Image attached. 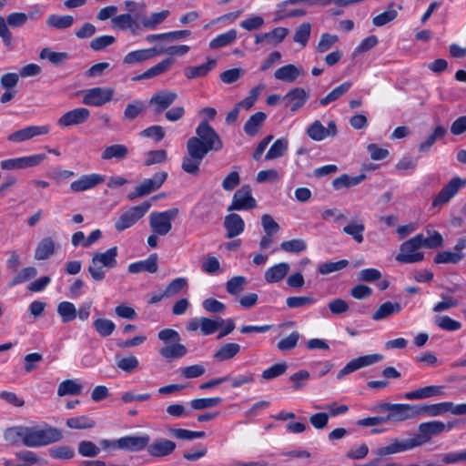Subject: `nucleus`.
Returning <instances> with one entry per match:
<instances>
[{
	"instance_id": "obj_5",
	"label": "nucleus",
	"mask_w": 466,
	"mask_h": 466,
	"mask_svg": "<svg viewBox=\"0 0 466 466\" xmlns=\"http://www.w3.org/2000/svg\"><path fill=\"white\" fill-rule=\"evenodd\" d=\"M420 248H422L421 234H417L400 245V253L396 256V260L407 264L423 260L424 255L419 251Z\"/></svg>"
},
{
	"instance_id": "obj_40",
	"label": "nucleus",
	"mask_w": 466,
	"mask_h": 466,
	"mask_svg": "<svg viewBox=\"0 0 466 466\" xmlns=\"http://www.w3.org/2000/svg\"><path fill=\"white\" fill-rule=\"evenodd\" d=\"M267 116L263 112H257L252 115L244 125V131L249 137H254L258 133L259 128L264 124Z\"/></svg>"
},
{
	"instance_id": "obj_27",
	"label": "nucleus",
	"mask_w": 466,
	"mask_h": 466,
	"mask_svg": "<svg viewBox=\"0 0 466 466\" xmlns=\"http://www.w3.org/2000/svg\"><path fill=\"white\" fill-rule=\"evenodd\" d=\"M174 63H175V60L172 57H167L166 59H163L157 65H155L152 67L146 70L143 74L134 76L132 78V80L133 81H140V80L149 79V78L163 75L170 69V67L172 66V65Z\"/></svg>"
},
{
	"instance_id": "obj_54",
	"label": "nucleus",
	"mask_w": 466,
	"mask_h": 466,
	"mask_svg": "<svg viewBox=\"0 0 466 466\" xmlns=\"http://www.w3.org/2000/svg\"><path fill=\"white\" fill-rule=\"evenodd\" d=\"M447 133V130L445 127L441 126H438L435 127L433 132L428 137V138L420 144L419 146V151L420 152H427L429 151L431 147L434 145L437 139L442 138Z\"/></svg>"
},
{
	"instance_id": "obj_57",
	"label": "nucleus",
	"mask_w": 466,
	"mask_h": 466,
	"mask_svg": "<svg viewBox=\"0 0 466 466\" xmlns=\"http://www.w3.org/2000/svg\"><path fill=\"white\" fill-rule=\"evenodd\" d=\"M311 33V25L308 22L302 23L295 30L293 41L305 47L309 42Z\"/></svg>"
},
{
	"instance_id": "obj_11",
	"label": "nucleus",
	"mask_w": 466,
	"mask_h": 466,
	"mask_svg": "<svg viewBox=\"0 0 466 466\" xmlns=\"http://www.w3.org/2000/svg\"><path fill=\"white\" fill-rule=\"evenodd\" d=\"M256 207L257 201L252 196L250 186L244 185L234 193L231 204L228 208V211L249 210Z\"/></svg>"
},
{
	"instance_id": "obj_59",
	"label": "nucleus",
	"mask_w": 466,
	"mask_h": 466,
	"mask_svg": "<svg viewBox=\"0 0 466 466\" xmlns=\"http://www.w3.org/2000/svg\"><path fill=\"white\" fill-rule=\"evenodd\" d=\"M66 426L70 429L84 430L95 427L96 422L86 415L70 418L66 420Z\"/></svg>"
},
{
	"instance_id": "obj_15",
	"label": "nucleus",
	"mask_w": 466,
	"mask_h": 466,
	"mask_svg": "<svg viewBox=\"0 0 466 466\" xmlns=\"http://www.w3.org/2000/svg\"><path fill=\"white\" fill-rule=\"evenodd\" d=\"M418 430L420 433L415 435L414 438L418 442V445L421 446L428 442L432 436L439 435L443 431H446V425L442 421L432 420L420 423Z\"/></svg>"
},
{
	"instance_id": "obj_16",
	"label": "nucleus",
	"mask_w": 466,
	"mask_h": 466,
	"mask_svg": "<svg viewBox=\"0 0 466 466\" xmlns=\"http://www.w3.org/2000/svg\"><path fill=\"white\" fill-rule=\"evenodd\" d=\"M90 117V111L86 107H77L66 112L58 120L57 125L60 127H69L72 126L82 125Z\"/></svg>"
},
{
	"instance_id": "obj_1",
	"label": "nucleus",
	"mask_w": 466,
	"mask_h": 466,
	"mask_svg": "<svg viewBox=\"0 0 466 466\" xmlns=\"http://www.w3.org/2000/svg\"><path fill=\"white\" fill-rule=\"evenodd\" d=\"M196 137L188 138L187 142V154L182 158L181 168L186 173L198 176L199 167L210 151L222 149L223 143L215 129L203 120L196 128Z\"/></svg>"
},
{
	"instance_id": "obj_14",
	"label": "nucleus",
	"mask_w": 466,
	"mask_h": 466,
	"mask_svg": "<svg viewBox=\"0 0 466 466\" xmlns=\"http://www.w3.org/2000/svg\"><path fill=\"white\" fill-rule=\"evenodd\" d=\"M150 442V436L144 435H132L125 436L116 440L115 445L118 450L127 451L129 452H138L147 449V444Z\"/></svg>"
},
{
	"instance_id": "obj_18",
	"label": "nucleus",
	"mask_w": 466,
	"mask_h": 466,
	"mask_svg": "<svg viewBox=\"0 0 466 466\" xmlns=\"http://www.w3.org/2000/svg\"><path fill=\"white\" fill-rule=\"evenodd\" d=\"M177 98L176 92L162 89L156 92L149 100V105L153 107L156 115L161 114Z\"/></svg>"
},
{
	"instance_id": "obj_39",
	"label": "nucleus",
	"mask_w": 466,
	"mask_h": 466,
	"mask_svg": "<svg viewBox=\"0 0 466 466\" xmlns=\"http://www.w3.org/2000/svg\"><path fill=\"white\" fill-rule=\"evenodd\" d=\"M441 386H426L415 390L407 392L404 396L406 400H423L441 393Z\"/></svg>"
},
{
	"instance_id": "obj_23",
	"label": "nucleus",
	"mask_w": 466,
	"mask_h": 466,
	"mask_svg": "<svg viewBox=\"0 0 466 466\" xmlns=\"http://www.w3.org/2000/svg\"><path fill=\"white\" fill-rule=\"evenodd\" d=\"M163 53V48L151 47L127 53L123 58L124 65H134L151 59Z\"/></svg>"
},
{
	"instance_id": "obj_47",
	"label": "nucleus",
	"mask_w": 466,
	"mask_h": 466,
	"mask_svg": "<svg viewBox=\"0 0 466 466\" xmlns=\"http://www.w3.org/2000/svg\"><path fill=\"white\" fill-rule=\"evenodd\" d=\"M26 427L15 426L5 430L4 437L6 441L12 444L22 442L25 445Z\"/></svg>"
},
{
	"instance_id": "obj_26",
	"label": "nucleus",
	"mask_w": 466,
	"mask_h": 466,
	"mask_svg": "<svg viewBox=\"0 0 466 466\" xmlns=\"http://www.w3.org/2000/svg\"><path fill=\"white\" fill-rule=\"evenodd\" d=\"M103 182L104 177L99 174L84 175L70 184V189L74 192L85 191Z\"/></svg>"
},
{
	"instance_id": "obj_62",
	"label": "nucleus",
	"mask_w": 466,
	"mask_h": 466,
	"mask_svg": "<svg viewBox=\"0 0 466 466\" xmlns=\"http://www.w3.org/2000/svg\"><path fill=\"white\" fill-rule=\"evenodd\" d=\"M167 153L165 149L150 150L146 153L144 165L147 167L166 162Z\"/></svg>"
},
{
	"instance_id": "obj_49",
	"label": "nucleus",
	"mask_w": 466,
	"mask_h": 466,
	"mask_svg": "<svg viewBox=\"0 0 466 466\" xmlns=\"http://www.w3.org/2000/svg\"><path fill=\"white\" fill-rule=\"evenodd\" d=\"M39 57L47 59L55 66H59L69 59V55L66 52H55L46 47L40 51Z\"/></svg>"
},
{
	"instance_id": "obj_52",
	"label": "nucleus",
	"mask_w": 466,
	"mask_h": 466,
	"mask_svg": "<svg viewBox=\"0 0 466 466\" xmlns=\"http://www.w3.org/2000/svg\"><path fill=\"white\" fill-rule=\"evenodd\" d=\"M168 10H163L161 12L153 13L149 16L142 19V25L147 29H156L158 25L163 23L169 15Z\"/></svg>"
},
{
	"instance_id": "obj_20",
	"label": "nucleus",
	"mask_w": 466,
	"mask_h": 466,
	"mask_svg": "<svg viewBox=\"0 0 466 466\" xmlns=\"http://www.w3.org/2000/svg\"><path fill=\"white\" fill-rule=\"evenodd\" d=\"M382 358L383 357L380 354H371L353 359L342 370L339 371L337 378L340 380L344 376L358 370L360 368L370 366L380 361Z\"/></svg>"
},
{
	"instance_id": "obj_28",
	"label": "nucleus",
	"mask_w": 466,
	"mask_h": 466,
	"mask_svg": "<svg viewBox=\"0 0 466 466\" xmlns=\"http://www.w3.org/2000/svg\"><path fill=\"white\" fill-rule=\"evenodd\" d=\"M224 228L227 230V238H233L244 231L245 222L238 214L231 213L225 217Z\"/></svg>"
},
{
	"instance_id": "obj_17",
	"label": "nucleus",
	"mask_w": 466,
	"mask_h": 466,
	"mask_svg": "<svg viewBox=\"0 0 466 466\" xmlns=\"http://www.w3.org/2000/svg\"><path fill=\"white\" fill-rule=\"evenodd\" d=\"M176 443L168 439L157 438L147 446V452L153 458L167 457L176 450Z\"/></svg>"
},
{
	"instance_id": "obj_44",
	"label": "nucleus",
	"mask_w": 466,
	"mask_h": 466,
	"mask_svg": "<svg viewBox=\"0 0 466 466\" xmlns=\"http://www.w3.org/2000/svg\"><path fill=\"white\" fill-rule=\"evenodd\" d=\"M238 37V32L236 29H230L226 33L217 35L209 43V48L218 49L230 45L235 42Z\"/></svg>"
},
{
	"instance_id": "obj_4",
	"label": "nucleus",
	"mask_w": 466,
	"mask_h": 466,
	"mask_svg": "<svg viewBox=\"0 0 466 466\" xmlns=\"http://www.w3.org/2000/svg\"><path fill=\"white\" fill-rule=\"evenodd\" d=\"M372 410L375 412L388 411L386 415L387 422L404 421L416 418L415 404H391L383 402L377 404Z\"/></svg>"
},
{
	"instance_id": "obj_22",
	"label": "nucleus",
	"mask_w": 466,
	"mask_h": 466,
	"mask_svg": "<svg viewBox=\"0 0 466 466\" xmlns=\"http://www.w3.org/2000/svg\"><path fill=\"white\" fill-rule=\"evenodd\" d=\"M307 134L311 139L321 141L328 137H335L337 127L334 121H329L328 127H325L320 121L316 120L308 127Z\"/></svg>"
},
{
	"instance_id": "obj_51",
	"label": "nucleus",
	"mask_w": 466,
	"mask_h": 466,
	"mask_svg": "<svg viewBox=\"0 0 466 466\" xmlns=\"http://www.w3.org/2000/svg\"><path fill=\"white\" fill-rule=\"evenodd\" d=\"M93 328L101 337H108L114 332L116 324L108 319L98 318L94 320Z\"/></svg>"
},
{
	"instance_id": "obj_46",
	"label": "nucleus",
	"mask_w": 466,
	"mask_h": 466,
	"mask_svg": "<svg viewBox=\"0 0 466 466\" xmlns=\"http://www.w3.org/2000/svg\"><path fill=\"white\" fill-rule=\"evenodd\" d=\"M352 86L351 82L346 81L339 85V86L335 87L331 92H329L326 96L322 97L319 100V105L325 106L329 105V103L336 101L339 97H341L343 95H345Z\"/></svg>"
},
{
	"instance_id": "obj_35",
	"label": "nucleus",
	"mask_w": 466,
	"mask_h": 466,
	"mask_svg": "<svg viewBox=\"0 0 466 466\" xmlns=\"http://www.w3.org/2000/svg\"><path fill=\"white\" fill-rule=\"evenodd\" d=\"M241 347L238 343L230 342L223 344L213 355L218 362L232 360L240 352Z\"/></svg>"
},
{
	"instance_id": "obj_19",
	"label": "nucleus",
	"mask_w": 466,
	"mask_h": 466,
	"mask_svg": "<svg viewBox=\"0 0 466 466\" xmlns=\"http://www.w3.org/2000/svg\"><path fill=\"white\" fill-rule=\"evenodd\" d=\"M50 132L48 125L44 126H29L25 128L13 132L7 137V140L11 142H23L29 140L35 137L46 135Z\"/></svg>"
},
{
	"instance_id": "obj_61",
	"label": "nucleus",
	"mask_w": 466,
	"mask_h": 466,
	"mask_svg": "<svg viewBox=\"0 0 466 466\" xmlns=\"http://www.w3.org/2000/svg\"><path fill=\"white\" fill-rule=\"evenodd\" d=\"M365 226L362 222H350L343 228V232L350 235L358 243H362L364 240L363 232Z\"/></svg>"
},
{
	"instance_id": "obj_2",
	"label": "nucleus",
	"mask_w": 466,
	"mask_h": 466,
	"mask_svg": "<svg viewBox=\"0 0 466 466\" xmlns=\"http://www.w3.org/2000/svg\"><path fill=\"white\" fill-rule=\"evenodd\" d=\"M117 248L113 247L104 252H95L92 255L87 271L95 281H102L106 278L104 268L111 269L116 267Z\"/></svg>"
},
{
	"instance_id": "obj_60",
	"label": "nucleus",
	"mask_w": 466,
	"mask_h": 466,
	"mask_svg": "<svg viewBox=\"0 0 466 466\" xmlns=\"http://www.w3.org/2000/svg\"><path fill=\"white\" fill-rule=\"evenodd\" d=\"M15 273V276L12 279V280L9 283L10 287H14L30 280L31 279L35 278L37 275V270L35 267H26L19 271L17 270V272Z\"/></svg>"
},
{
	"instance_id": "obj_31",
	"label": "nucleus",
	"mask_w": 466,
	"mask_h": 466,
	"mask_svg": "<svg viewBox=\"0 0 466 466\" xmlns=\"http://www.w3.org/2000/svg\"><path fill=\"white\" fill-rule=\"evenodd\" d=\"M137 17L131 14H121L119 15H116L112 18L111 23L114 28H117L119 30H131L133 34H135L136 30L138 29Z\"/></svg>"
},
{
	"instance_id": "obj_34",
	"label": "nucleus",
	"mask_w": 466,
	"mask_h": 466,
	"mask_svg": "<svg viewBox=\"0 0 466 466\" xmlns=\"http://www.w3.org/2000/svg\"><path fill=\"white\" fill-rule=\"evenodd\" d=\"M158 269L157 255L151 254L146 260L132 263L128 266V271L137 274L142 271L155 273Z\"/></svg>"
},
{
	"instance_id": "obj_45",
	"label": "nucleus",
	"mask_w": 466,
	"mask_h": 466,
	"mask_svg": "<svg viewBox=\"0 0 466 466\" xmlns=\"http://www.w3.org/2000/svg\"><path fill=\"white\" fill-rule=\"evenodd\" d=\"M56 311L63 323H68L76 319V308L72 302H60L57 305Z\"/></svg>"
},
{
	"instance_id": "obj_42",
	"label": "nucleus",
	"mask_w": 466,
	"mask_h": 466,
	"mask_svg": "<svg viewBox=\"0 0 466 466\" xmlns=\"http://www.w3.org/2000/svg\"><path fill=\"white\" fill-rule=\"evenodd\" d=\"M217 62L215 59H208L207 63L198 66H188L185 69V76L188 79L205 76L208 73L215 67Z\"/></svg>"
},
{
	"instance_id": "obj_58",
	"label": "nucleus",
	"mask_w": 466,
	"mask_h": 466,
	"mask_svg": "<svg viewBox=\"0 0 466 466\" xmlns=\"http://www.w3.org/2000/svg\"><path fill=\"white\" fill-rule=\"evenodd\" d=\"M398 15V12L394 9V4H390L387 10L381 14L376 15L372 19V23L375 26H383L388 23L393 21Z\"/></svg>"
},
{
	"instance_id": "obj_12",
	"label": "nucleus",
	"mask_w": 466,
	"mask_h": 466,
	"mask_svg": "<svg viewBox=\"0 0 466 466\" xmlns=\"http://www.w3.org/2000/svg\"><path fill=\"white\" fill-rule=\"evenodd\" d=\"M466 186V179L455 177L443 187L432 200V207L436 208L448 203L458 191Z\"/></svg>"
},
{
	"instance_id": "obj_29",
	"label": "nucleus",
	"mask_w": 466,
	"mask_h": 466,
	"mask_svg": "<svg viewBox=\"0 0 466 466\" xmlns=\"http://www.w3.org/2000/svg\"><path fill=\"white\" fill-rule=\"evenodd\" d=\"M300 2H293L292 0H286L280 2L277 5L275 12V20H283L289 17H300L306 15L307 12L304 9H289V5H297Z\"/></svg>"
},
{
	"instance_id": "obj_21",
	"label": "nucleus",
	"mask_w": 466,
	"mask_h": 466,
	"mask_svg": "<svg viewBox=\"0 0 466 466\" xmlns=\"http://www.w3.org/2000/svg\"><path fill=\"white\" fill-rule=\"evenodd\" d=\"M308 98L309 94L303 88L295 87L282 97V101L285 106L289 107L291 112H297L303 107Z\"/></svg>"
},
{
	"instance_id": "obj_55",
	"label": "nucleus",
	"mask_w": 466,
	"mask_h": 466,
	"mask_svg": "<svg viewBox=\"0 0 466 466\" xmlns=\"http://www.w3.org/2000/svg\"><path fill=\"white\" fill-rule=\"evenodd\" d=\"M465 253L463 252H457V251H441L439 252L435 258L434 262L435 263H452L456 264L459 263L461 260H462L465 258Z\"/></svg>"
},
{
	"instance_id": "obj_6",
	"label": "nucleus",
	"mask_w": 466,
	"mask_h": 466,
	"mask_svg": "<svg viewBox=\"0 0 466 466\" xmlns=\"http://www.w3.org/2000/svg\"><path fill=\"white\" fill-rule=\"evenodd\" d=\"M27 22V16L23 12H13L6 18L0 15V37L6 47H11L13 44V35L9 29L23 26Z\"/></svg>"
},
{
	"instance_id": "obj_25",
	"label": "nucleus",
	"mask_w": 466,
	"mask_h": 466,
	"mask_svg": "<svg viewBox=\"0 0 466 466\" xmlns=\"http://www.w3.org/2000/svg\"><path fill=\"white\" fill-rule=\"evenodd\" d=\"M416 447H419V445L414 437L403 441L394 440L390 445L380 447L377 451V454L380 456H387L406 451Z\"/></svg>"
},
{
	"instance_id": "obj_9",
	"label": "nucleus",
	"mask_w": 466,
	"mask_h": 466,
	"mask_svg": "<svg viewBox=\"0 0 466 466\" xmlns=\"http://www.w3.org/2000/svg\"><path fill=\"white\" fill-rule=\"evenodd\" d=\"M151 207L150 201H145L142 204L132 207L127 211L123 212L115 223V228L117 231H123L135 225Z\"/></svg>"
},
{
	"instance_id": "obj_64",
	"label": "nucleus",
	"mask_w": 466,
	"mask_h": 466,
	"mask_svg": "<svg viewBox=\"0 0 466 466\" xmlns=\"http://www.w3.org/2000/svg\"><path fill=\"white\" fill-rule=\"evenodd\" d=\"M248 280L245 277L236 276L228 280L226 289L231 295H238L245 289Z\"/></svg>"
},
{
	"instance_id": "obj_33",
	"label": "nucleus",
	"mask_w": 466,
	"mask_h": 466,
	"mask_svg": "<svg viewBox=\"0 0 466 466\" xmlns=\"http://www.w3.org/2000/svg\"><path fill=\"white\" fill-rule=\"evenodd\" d=\"M290 269L289 264L281 262L268 268L264 274L265 280L268 283H277L282 280Z\"/></svg>"
},
{
	"instance_id": "obj_56",
	"label": "nucleus",
	"mask_w": 466,
	"mask_h": 466,
	"mask_svg": "<svg viewBox=\"0 0 466 466\" xmlns=\"http://www.w3.org/2000/svg\"><path fill=\"white\" fill-rule=\"evenodd\" d=\"M288 149V141L285 138L277 139L268 151L267 152L265 158L267 160L276 159L282 157Z\"/></svg>"
},
{
	"instance_id": "obj_7",
	"label": "nucleus",
	"mask_w": 466,
	"mask_h": 466,
	"mask_svg": "<svg viewBox=\"0 0 466 466\" xmlns=\"http://www.w3.org/2000/svg\"><path fill=\"white\" fill-rule=\"evenodd\" d=\"M177 214V208H170L163 212H152L149 216L151 230L159 236L167 235L172 228V221Z\"/></svg>"
},
{
	"instance_id": "obj_36",
	"label": "nucleus",
	"mask_w": 466,
	"mask_h": 466,
	"mask_svg": "<svg viewBox=\"0 0 466 466\" xmlns=\"http://www.w3.org/2000/svg\"><path fill=\"white\" fill-rule=\"evenodd\" d=\"M129 153L128 147L123 144H114L108 147H106L102 153L101 158L103 160H111L117 159L121 160L127 157Z\"/></svg>"
},
{
	"instance_id": "obj_30",
	"label": "nucleus",
	"mask_w": 466,
	"mask_h": 466,
	"mask_svg": "<svg viewBox=\"0 0 466 466\" xmlns=\"http://www.w3.org/2000/svg\"><path fill=\"white\" fill-rule=\"evenodd\" d=\"M303 75L304 71L301 67H298L291 64L278 68L274 73L276 79L287 83H293L298 79V77Z\"/></svg>"
},
{
	"instance_id": "obj_10",
	"label": "nucleus",
	"mask_w": 466,
	"mask_h": 466,
	"mask_svg": "<svg viewBox=\"0 0 466 466\" xmlns=\"http://www.w3.org/2000/svg\"><path fill=\"white\" fill-rule=\"evenodd\" d=\"M167 177L166 171H160L154 174L152 178L144 179L138 186H137L134 191L127 195L129 200H134L137 198L147 196L158 188L164 184Z\"/></svg>"
},
{
	"instance_id": "obj_3",
	"label": "nucleus",
	"mask_w": 466,
	"mask_h": 466,
	"mask_svg": "<svg viewBox=\"0 0 466 466\" xmlns=\"http://www.w3.org/2000/svg\"><path fill=\"white\" fill-rule=\"evenodd\" d=\"M63 438L62 432L51 426L45 425L26 427L25 446L41 447L56 442Z\"/></svg>"
},
{
	"instance_id": "obj_53",
	"label": "nucleus",
	"mask_w": 466,
	"mask_h": 466,
	"mask_svg": "<svg viewBox=\"0 0 466 466\" xmlns=\"http://www.w3.org/2000/svg\"><path fill=\"white\" fill-rule=\"evenodd\" d=\"M82 391V386L76 380H66L62 381L57 390L58 396L78 395Z\"/></svg>"
},
{
	"instance_id": "obj_13",
	"label": "nucleus",
	"mask_w": 466,
	"mask_h": 466,
	"mask_svg": "<svg viewBox=\"0 0 466 466\" xmlns=\"http://www.w3.org/2000/svg\"><path fill=\"white\" fill-rule=\"evenodd\" d=\"M46 158V156L45 154L10 158L1 161L0 167L4 170L24 169L38 166Z\"/></svg>"
},
{
	"instance_id": "obj_48",
	"label": "nucleus",
	"mask_w": 466,
	"mask_h": 466,
	"mask_svg": "<svg viewBox=\"0 0 466 466\" xmlns=\"http://www.w3.org/2000/svg\"><path fill=\"white\" fill-rule=\"evenodd\" d=\"M75 19L72 15H50L46 19L48 26L56 29H66L73 25Z\"/></svg>"
},
{
	"instance_id": "obj_8",
	"label": "nucleus",
	"mask_w": 466,
	"mask_h": 466,
	"mask_svg": "<svg viewBox=\"0 0 466 466\" xmlns=\"http://www.w3.org/2000/svg\"><path fill=\"white\" fill-rule=\"evenodd\" d=\"M115 90L112 87H92L83 90L82 103L87 106L101 107L113 99Z\"/></svg>"
},
{
	"instance_id": "obj_32",
	"label": "nucleus",
	"mask_w": 466,
	"mask_h": 466,
	"mask_svg": "<svg viewBox=\"0 0 466 466\" xmlns=\"http://www.w3.org/2000/svg\"><path fill=\"white\" fill-rule=\"evenodd\" d=\"M416 417L420 415H426L430 417H437L448 412V408L451 407L449 402H441L436 404H415Z\"/></svg>"
},
{
	"instance_id": "obj_37",
	"label": "nucleus",
	"mask_w": 466,
	"mask_h": 466,
	"mask_svg": "<svg viewBox=\"0 0 466 466\" xmlns=\"http://www.w3.org/2000/svg\"><path fill=\"white\" fill-rule=\"evenodd\" d=\"M401 305L399 302L386 301L382 303L378 309L372 314V319L379 321L389 318L393 314L400 313L401 311Z\"/></svg>"
},
{
	"instance_id": "obj_50",
	"label": "nucleus",
	"mask_w": 466,
	"mask_h": 466,
	"mask_svg": "<svg viewBox=\"0 0 466 466\" xmlns=\"http://www.w3.org/2000/svg\"><path fill=\"white\" fill-rule=\"evenodd\" d=\"M224 325V319L217 317L215 319L200 318V329L203 335H211Z\"/></svg>"
},
{
	"instance_id": "obj_38",
	"label": "nucleus",
	"mask_w": 466,
	"mask_h": 466,
	"mask_svg": "<svg viewBox=\"0 0 466 466\" xmlns=\"http://www.w3.org/2000/svg\"><path fill=\"white\" fill-rule=\"evenodd\" d=\"M158 352L163 358L170 360L184 357L187 354V350L178 341L165 345L159 349Z\"/></svg>"
},
{
	"instance_id": "obj_63",
	"label": "nucleus",
	"mask_w": 466,
	"mask_h": 466,
	"mask_svg": "<svg viewBox=\"0 0 466 466\" xmlns=\"http://www.w3.org/2000/svg\"><path fill=\"white\" fill-rule=\"evenodd\" d=\"M434 323L441 329L448 331H456L461 328V323L452 319L449 316H436Z\"/></svg>"
},
{
	"instance_id": "obj_43",
	"label": "nucleus",
	"mask_w": 466,
	"mask_h": 466,
	"mask_svg": "<svg viewBox=\"0 0 466 466\" xmlns=\"http://www.w3.org/2000/svg\"><path fill=\"white\" fill-rule=\"evenodd\" d=\"M365 177V175L350 177L348 174H342L341 176L333 179L332 186L336 190L348 188L360 184L362 180H364Z\"/></svg>"
},
{
	"instance_id": "obj_24",
	"label": "nucleus",
	"mask_w": 466,
	"mask_h": 466,
	"mask_svg": "<svg viewBox=\"0 0 466 466\" xmlns=\"http://www.w3.org/2000/svg\"><path fill=\"white\" fill-rule=\"evenodd\" d=\"M289 32L286 27H276L269 32L258 34L255 36V43L275 46L286 38Z\"/></svg>"
},
{
	"instance_id": "obj_41",
	"label": "nucleus",
	"mask_w": 466,
	"mask_h": 466,
	"mask_svg": "<svg viewBox=\"0 0 466 466\" xmlns=\"http://www.w3.org/2000/svg\"><path fill=\"white\" fill-rule=\"evenodd\" d=\"M56 244L51 238H43L35 250V258L37 260L47 259L55 253Z\"/></svg>"
}]
</instances>
